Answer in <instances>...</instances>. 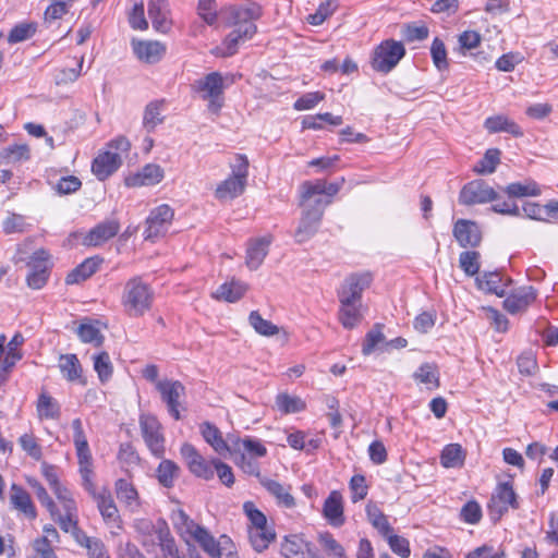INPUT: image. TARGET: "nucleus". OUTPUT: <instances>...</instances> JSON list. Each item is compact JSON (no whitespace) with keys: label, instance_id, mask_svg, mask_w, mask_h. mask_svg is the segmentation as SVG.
Instances as JSON below:
<instances>
[{"label":"nucleus","instance_id":"nucleus-1","mask_svg":"<svg viewBox=\"0 0 558 558\" xmlns=\"http://www.w3.org/2000/svg\"><path fill=\"white\" fill-rule=\"evenodd\" d=\"M154 300L153 288L135 276L124 283L120 302L128 316L142 317L151 310Z\"/></svg>","mask_w":558,"mask_h":558},{"label":"nucleus","instance_id":"nucleus-2","mask_svg":"<svg viewBox=\"0 0 558 558\" xmlns=\"http://www.w3.org/2000/svg\"><path fill=\"white\" fill-rule=\"evenodd\" d=\"M243 510L250 521L247 525L248 541L257 553L266 550L276 541L275 529L268 524L266 515L252 501L243 505Z\"/></svg>","mask_w":558,"mask_h":558},{"label":"nucleus","instance_id":"nucleus-3","mask_svg":"<svg viewBox=\"0 0 558 558\" xmlns=\"http://www.w3.org/2000/svg\"><path fill=\"white\" fill-rule=\"evenodd\" d=\"M405 54V48L401 41L386 39L376 46L371 58L372 69L387 74L392 71Z\"/></svg>","mask_w":558,"mask_h":558},{"label":"nucleus","instance_id":"nucleus-4","mask_svg":"<svg viewBox=\"0 0 558 558\" xmlns=\"http://www.w3.org/2000/svg\"><path fill=\"white\" fill-rule=\"evenodd\" d=\"M194 89L202 93V98L208 100V110L218 113L223 105V77L219 72H211L195 81Z\"/></svg>","mask_w":558,"mask_h":558},{"label":"nucleus","instance_id":"nucleus-5","mask_svg":"<svg viewBox=\"0 0 558 558\" xmlns=\"http://www.w3.org/2000/svg\"><path fill=\"white\" fill-rule=\"evenodd\" d=\"M72 429L80 474L82 481H85L90 486V477L94 475L93 457L81 418H74L72 421Z\"/></svg>","mask_w":558,"mask_h":558},{"label":"nucleus","instance_id":"nucleus-6","mask_svg":"<svg viewBox=\"0 0 558 558\" xmlns=\"http://www.w3.org/2000/svg\"><path fill=\"white\" fill-rule=\"evenodd\" d=\"M82 484L96 501L97 508L106 524L112 527H121L119 510L114 504L110 490L102 488L100 492H97L93 482V477H90V486L85 481H82Z\"/></svg>","mask_w":558,"mask_h":558},{"label":"nucleus","instance_id":"nucleus-7","mask_svg":"<svg viewBox=\"0 0 558 558\" xmlns=\"http://www.w3.org/2000/svg\"><path fill=\"white\" fill-rule=\"evenodd\" d=\"M49 259V253L39 248L26 260V266L31 269L26 276V283L31 289L38 290L47 283L51 267Z\"/></svg>","mask_w":558,"mask_h":558},{"label":"nucleus","instance_id":"nucleus-8","mask_svg":"<svg viewBox=\"0 0 558 558\" xmlns=\"http://www.w3.org/2000/svg\"><path fill=\"white\" fill-rule=\"evenodd\" d=\"M518 509L519 501L510 482L500 483L495 488L488 504L489 515L498 521L509 509Z\"/></svg>","mask_w":558,"mask_h":558},{"label":"nucleus","instance_id":"nucleus-9","mask_svg":"<svg viewBox=\"0 0 558 558\" xmlns=\"http://www.w3.org/2000/svg\"><path fill=\"white\" fill-rule=\"evenodd\" d=\"M142 436L149 451L156 458H162L166 451L162 427L157 417L150 414H143L140 417Z\"/></svg>","mask_w":558,"mask_h":558},{"label":"nucleus","instance_id":"nucleus-10","mask_svg":"<svg viewBox=\"0 0 558 558\" xmlns=\"http://www.w3.org/2000/svg\"><path fill=\"white\" fill-rule=\"evenodd\" d=\"M156 389L166 403L169 414L175 420L181 418V400L185 397V387L179 380L163 379L157 381Z\"/></svg>","mask_w":558,"mask_h":558},{"label":"nucleus","instance_id":"nucleus-11","mask_svg":"<svg viewBox=\"0 0 558 558\" xmlns=\"http://www.w3.org/2000/svg\"><path fill=\"white\" fill-rule=\"evenodd\" d=\"M497 198V192L481 179L466 183L459 194L460 204L465 206L485 204L496 201Z\"/></svg>","mask_w":558,"mask_h":558},{"label":"nucleus","instance_id":"nucleus-12","mask_svg":"<svg viewBox=\"0 0 558 558\" xmlns=\"http://www.w3.org/2000/svg\"><path fill=\"white\" fill-rule=\"evenodd\" d=\"M180 453L193 475L205 481L214 478L213 460H206L193 445L184 442L180 448Z\"/></svg>","mask_w":558,"mask_h":558},{"label":"nucleus","instance_id":"nucleus-13","mask_svg":"<svg viewBox=\"0 0 558 558\" xmlns=\"http://www.w3.org/2000/svg\"><path fill=\"white\" fill-rule=\"evenodd\" d=\"M173 216V209L167 204L154 208L146 219L145 239L154 241L165 235L171 226Z\"/></svg>","mask_w":558,"mask_h":558},{"label":"nucleus","instance_id":"nucleus-14","mask_svg":"<svg viewBox=\"0 0 558 558\" xmlns=\"http://www.w3.org/2000/svg\"><path fill=\"white\" fill-rule=\"evenodd\" d=\"M373 275L369 271L353 272L349 275L338 290V299H350L353 302L362 300L363 292L371 286Z\"/></svg>","mask_w":558,"mask_h":558},{"label":"nucleus","instance_id":"nucleus-15","mask_svg":"<svg viewBox=\"0 0 558 558\" xmlns=\"http://www.w3.org/2000/svg\"><path fill=\"white\" fill-rule=\"evenodd\" d=\"M323 210L322 199L318 198L315 201L314 206L303 213L300 225L294 233L298 243L306 242L317 232L323 217Z\"/></svg>","mask_w":558,"mask_h":558},{"label":"nucleus","instance_id":"nucleus-16","mask_svg":"<svg viewBox=\"0 0 558 558\" xmlns=\"http://www.w3.org/2000/svg\"><path fill=\"white\" fill-rule=\"evenodd\" d=\"M222 13L226 14L228 26L243 29L245 24H255L254 22L262 16V8L256 3L245 7L230 5Z\"/></svg>","mask_w":558,"mask_h":558},{"label":"nucleus","instance_id":"nucleus-17","mask_svg":"<svg viewBox=\"0 0 558 558\" xmlns=\"http://www.w3.org/2000/svg\"><path fill=\"white\" fill-rule=\"evenodd\" d=\"M120 231V222L117 219H108L99 222L86 234H84L82 244L85 246H100Z\"/></svg>","mask_w":558,"mask_h":558},{"label":"nucleus","instance_id":"nucleus-18","mask_svg":"<svg viewBox=\"0 0 558 558\" xmlns=\"http://www.w3.org/2000/svg\"><path fill=\"white\" fill-rule=\"evenodd\" d=\"M453 236L461 247H477L482 242V232L475 221L459 219L452 230Z\"/></svg>","mask_w":558,"mask_h":558},{"label":"nucleus","instance_id":"nucleus-19","mask_svg":"<svg viewBox=\"0 0 558 558\" xmlns=\"http://www.w3.org/2000/svg\"><path fill=\"white\" fill-rule=\"evenodd\" d=\"M257 32V27L255 24H245L244 28H233L231 33H229L225 40L222 41V46L217 48V54L221 57H231L236 53L239 46L246 40L251 39Z\"/></svg>","mask_w":558,"mask_h":558},{"label":"nucleus","instance_id":"nucleus-20","mask_svg":"<svg viewBox=\"0 0 558 558\" xmlns=\"http://www.w3.org/2000/svg\"><path fill=\"white\" fill-rule=\"evenodd\" d=\"M536 300V290L531 286L521 287L504 301V308L510 314L524 312Z\"/></svg>","mask_w":558,"mask_h":558},{"label":"nucleus","instance_id":"nucleus-21","mask_svg":"<svg viewBox=\"0 0 558 558\" xmlns=\"http://www.w3.org/2000/svg\"><path fill=\"white\" fill-rule=\"evenodd\" d=\"M147 11L156 32L167 34L171 29L172 21L167 0H149Z\"/></svg>","mask_w":558,"mask_h":558},{"label":"nucleus","instance_id":"nucleus-22","mask_svg":"<svg viewBox=\"0 0 558 558\" xmlns=\"http://www.w3.org/2000/svg\"><path fill=\"white\" fill-rule=\"evenodd\" d=\"M163 179V170L159 165L148 163L138 172L125 178V185L129 187L149 186L159 183Z\"/></svg>","mask_w":558,"mask_h":558},{"label":"nucleus","instance_id":"nucleus-23","mask_svg":"<svg viewBox=\"0 0 558 558\" xmlns=\"http://www.w3.org/2000/svg\"><path fill=\"white\" fill-rule=\"evenodd\" d=\"M122 165L119 153L105 151L99 154L92 163V171L98 180L104 181L113 174Z\"/></svg>","mask_w":558,"mask_h":558},{"label":"nucleus","instance_id":"nucleus-24","mask_svg":"<svg viewBox=\"0 0 558 558\" xmlns=\"http://www.w3.org/2000/svg\"><path fill=\"white\" fill-rule=\"evenodd\" d=\"M132 46L136 57L149 64L159 62L166 53V46L157 40L133 41Z\"/></svg>","mask_w":558,"mask_h":558},{"label":"nucleus","instance_id":"nucleus-25","mask_svg":"<svg viewBox=\"0 0 558 558\" xmlns=\"http://www.w3.org/2000/svg\"><path fill=\"white\" fill-rule=\"evenodd\" d=\"M510 282V278L504 277L498 271L484 272L476 277V284L480 290L500 298L506 294V289Z\"/></svg>","mask_w":558,"mask_h":558},{"label":"nucleus","instance_id":"nucleus-26","mask_svg":"<svg viewBox=\"0 0 558 558\" xmlns=\"http://www.w3.org/2000/svg\"><path fill=\"white\" fill-rule=\"evenodd\" d=\"M241 452L248 458H263L267 454V448L260 440L250 436L231 438V454H241Z\"/></svg>","mask_w":558,"mask_h":558},{"label":"nucleus","instance_id":"nucleus-27","mask_svg":"<svg viewBox=\"0 0 558 558\" xmlns=\"http://www.w3.org/2000/svg\"><path fill=\"white\" fill-rule=\"evenodd\" d=\"M201 430L205 441L209 444L217 453L225 456L229 452L231 454V438H235V436H228L227 439H223L221 432L214 424L208 422L202 424Z\"/></svg>","mask_w":558,"mask_h":558},{"label":"nucleus","instance_id":"nucleus-28","mask_svg":"<svg viewBox=\"0 0 558 558\" xmlns=\"http://www.w3.org/2000/svg\"><path fill=\"white\" fill-rule=\"evenodd\" d=\"M260 485L276 499L278 506L289 509L295 506V499L290 493L291 487L289 485H283L268 477H262Z\"/></svg>","mask_w":558,"mask_h":558},{"label":"nucleus","instance_id":"nucleus-29","mask_svg":"<svg viewBox=\"0 0 558 558\" xmlns=\"http://www.w3.org/2000/svg\"><path fill=\"white\" fill-rule=\"evenodd\" d=\"M10 501L13 508L23 512L28 519L34 520L36 518L37 512L31 496L22 486L11 485Z\"/></svg>","mask_w":558,"mask_h":558},{"label":"nucleus","instance_id":"nucleus-30","mask_svg":"<svg viewBox=\"0 0 558 558\" xmlns=\"http://www.w3.org/2000/svg\"><path fill=\"white\" fill-rule=\"evenodd\" d=\"M339 320L345 329H353L362 320L360 302L350 301V299H339Z\"/></svg>","mask_w":558,"mask_h":558},{"label":"nucleus","instance_id":"nucleus-31","mask_svg":"<svg viewBox=\"0 0 558 558\" xmlns=\"http://www.w3.org/2000/svg\"><path fill=\"white\" fill-rule=\"evenodd\" d=\"M323 512L325 518L333 526H341L344 523L342 496L337 490L329 494L324 502Z\"/></svg>","mask_w":558,"mask_h":558},{"label":"nucleus","instance_id":"nucleus-32","mask_svg":"<svg viewBox=\"0 0 558 558\" xmlns=\"http://www.w3.org/2000/svg\"><path fill=\"white\" fill-rule=\"evenodd\" d=\"M157 541L163 558H183L168 524L163 520L158 521Z\"/></svg>","mask_w":558,"mask_h":558},{"label":"nucleus","instance_id":"nucleus-33","mask_svg":"<svg viewBox=\"0 0 558 558\" xmlns=\"http://www.w3.org/2000/svg\"><path fill=\"white\" fill-rule=\"evenodd\" d=\"M247 289L248 287L246 283L232 279L219 286L218 289L213 293V298L216 300L234 303L244 296Z\"/></svg>","mask_w":558,"mask_h":558},{"label":"nucleus","instance_id":"nucleus-34","mask_svg":"<svg viewBox=\"0 0 558 558\" xmlns=\"http://www.w3.org/2000/svg\"><path fill=\"white\" fill-rule=\"evenodd\" d=\"M484 126L489 133L506 132L514 137L523 136V131L519 124L502 114L488 117L484 122Z\"/></svg>","mask_w":558,"mask_h":558},{"label":"nucleus","instance_id":"nucleus-35","mask_svg":"<svg viewBox=\"0 0 558 558\" xmlns=\"http://www.w3.org/2000/svg\"><path fill=\"white\" fill-rule=\"evenodd\" d=\"M269 244L270 240L266 238L256 239L250 242L246 251V266L250 269L256 270L263 264L268 253Z\"/></svg>","mask_w":558,"mask_h":558},{"label":"nucleus","instance_id":"nucleus-36","mask_svg":"<svg viewBox=\"0 0 558 558\" xmlns=\"http://www.w3.org/2000/svg\"><path fill=\"white\" fill-rule=\"evenodd\" d=\"M245 186L246 183L243 180L231 175L218 184L215 191V197L220 202L233 199L244 192Z\"/></svg>","mask_w":558,"mask_h":558},{"label":"nucleus","instance_id":"nucleus-37","mask_svg":"<svg viewBox=\"0 0 558 558\" xmlns=\"http://www.w3.org/2000/svg\"><path fill=\"white\" fill-rule=\"evenodd\" d=\"M181 473L180 466L172 460L163 459L156 469V477L158 483L166 487L172 488Z\"/></svg>","mask_w":558,"mask_h":558},{"label":"nucleus","instance_id":"nucleus-38","mask_svg":"<svg viewBox=\"0 0 558 558\" xmlns=\"http://www.w3.org/2000/svg\"><path fill=\"white\" fill-rule=\"evenodd\" d=\"M99 265L100 259L94 257L86 258L70 274H68L65 278L66 284H75L86 280L97 271Z\"/></svg>","mask_w":558,"mask_h":558},{"label":"nucleus","instance_id":"nucleus-39","mask_svg":"<svg viewBox=\"0 0 558 558\" xmlns=\"http://www.w3.org/2000/svg\"><path fill=\"white\" fill-rule=\"evenodd\" d=\"M36 410L40 420H58L61 415L59 402L47 392L39 395Z\"/></svg>","mask_w":558,"mask_h":558},{"label":"nucleus","instance_id":"nucleus-40","mask_svg":"<svg viewBox=\"0 0 558 558\" xmlns=\"http://www.w3.org/2000/svg\"><path fill=\"white\" fill-rule=\"evenodd\" d=\"M191 537L199 544L202 549L211 558H220V544L215 537L202 525L195 530Z\"/></svg>","mask_w":558,"mask_h":558},{"label":"nucleus","instance_id":"nucleus-41","mask_svg":"<svg viewBox=\"0 0 558 558\" xmlns=\"http://www.w3.org/2000/svg\"><path fill=\"white\" fill-rule=\"evenodd\" d=\"M163 100L150 101L144 110L143 126L147 132H153L157 125L163 122Z\"/></svg>","mask_w":558,"mask_h":558},{"label":"nucleus","instance_id":"nucleus-42","mask_svg":"<svg viewBox=\"0 0 558 558\" xmlns=\"http://www.w3.org/2000/svg\"><path fill=\"white\" fill-rule=\"evenodd\" d=\"M116 494L117 498L132 510L138 508L140 502L137 490L129 481L119 478L116 482Z\"/></svg>","mask_w":558,"mask_h":558},{"label":"nucleus","instance_id":"nucleus-43","mask_svg":"<svg viewBox=\"0 0 558 558\" xmlns=\"http://www.w3.org/2000/svg\"><path fill=\"white\" fill-rule=\"evenodd\" d=\"M59 368L62 375L69 380L74 381L82 377V366L76 354H62L59 359Z\"/></svg>","mask_w":558,"mask_h":558},{"label":"nucleus","instance_id":"nucleus-44","mask_svg":"<svg viewBox=\"0 0 558 558\" xmlns=\"http://www.w3.org/2000/svg\"><path fill=\"white\" fill-rule=\"evenodd\" d=\"M171 521L175 531L185 538L186 535L191 536L199 524L195 523L183 509L173 510L171 513Z\"/></svg>","mask_w":558,"mask_h":558},{"label":"nucleus","instance_id":"nucleus-45","mask_svg":"<svg viewBox=\"0 0 558 558\" xmlns=\"http://www.w3.org/2000/svg\"><path fill=\"white\" fill-rule=\"evenodd\" d=\"M465 453L459 444L447 445L440 454V462L445 468H459L464 463Z\"/></svg>","mask_w":558,"mask_h":558},{"label":"nucleus","instance_id":"nucleus-46","mask_svg":"<svg viewBox=\"0 0 558 558\" xmlns=\"http://www.w3.org/2000/svg\"><path fill=\"white\" fill-rule=\"evenodd\" d=\"M24 343V337L22 333L17 332L15 333L7 347V354L3 360V372L10 373L11 369L14 367L15 363L22 359V353L19 350V347H21Z\"/></svg>","mask_w":558,"mask_h":558},{"label":"nucleus","instance_id":"nucleus-47","mask_svg":"<svg viewBox=\"0 0 558 558\" xmlns=\"http://www.w3.org/2000/svg\"><path fill=\"white\" fill-rule=\"evenodd\" d=\"M250 325L260 336L271 337L279 333L280 328L270 320L264 319L258 311H252L248 316Z\"/></svg>","mask_w":558,"mask_h":558},{"label":"nucleus","instance_id":"nucleus-48","mask_svg":"<svg viewBox=\"0 0 558 558\" xmlns=\"http://www.w3.org/2000/svg\"><path fill=\"white\" fill-rule=\"evenodd\" d=\"M505 192L509 197L538 196L541 194V189L536 182L526 181L524 183H510L505 187Z\"/></svg>","mask_w":558,"mask_h":558},{"label":"nucleus","instance_id":"nucleus-49","mask_svg":"<svg viewBox=\"0 0 558 558\" xmlns=\"http://www.w3.org/2000/svg\"><path fill=\"white\" fill-rule=\"evenodd\" d=\"M500 150L490 148L486 150L484 157L474 166V171L478 174H490L495 172L500 162Z\"/></svg>","mask_w":558,"mask_h":558},{"label":"nucleus","instance_id":"nucleus-50","mask_svg":"<svg viewBox=\"0 0 558 558\" xmlns=\"http://www.w3.org/2000/svg\"><path fill=\"white\" fill-rule=\"evenodd\" d=\"M76 332L82 342L93 343L96 347H100L104 343L105 337L99 328L90 322L82 323Z\"/></svg>","mask_w":558,"mask_h":558},{"label":"nucleus","instance_id":"nucleus-51","mask_svg":"<svg viewBox=\"0 0 558 558\" xmlns=\"http://www.w3.org/2000/svg\"><path fill=\"white\" fill-rule=\"evenodd\" d=\"M0 159L4 163H14L29 159V149L25 144H15L0 151Z\"/></svg>","mask_w":558,"mask_h":558},{"label":"nucleus","instance_id":"nucleus-52","mask_svg":"<svg viewBox=\"0 0 558 558\" xmlns=\"http://www.w3.org/2000/svg\"><path fill=\"white\" fill-rule=\"evenodd\" d=\"M481 254L476 251H464L460 253L459 266L469 277H473L480 271Z\"/></svg>","mask_w":558,"mask_h":558},{"label":"nucleus","instance_id":"nucleus-53","mask_svg":"<svg viewBox=\"0 0 558 558\" xmlns=\"http://www.w3.org/2000/svg\"><path fill=\"white\" fill-rule=\"evenodd\" d=\"M37 31V24L35 22H24L16 24L8 35V41L10 44H17L32 38Z\"/></svg>","mask_w":558,"mask_h":558},{"label":"nucleus","instance_id":"nucleus-54","mask_svg":"<svg viewBox=\"0 0 558 558\" xmlns=\"http://www.w3.org/2000/svg\"><path fill=\"white\" fill-rule=\"evenodd\" d=\"M276 404L286 414L298 413L305 409V402L301 398L288 393H279L276 397Z\"/></svg>","mask_w":558,"mask_h":558},{"label":"nucleus","instance_id":"nucleus-55","mask_svg":"<svg viewBox=\"0 0 558 558\" xmlns=\"http://www.w3.org/2000/svg\"><path fill=\"white\" fill-rule=\"evenodd\" d=\"M64 515H61L59 512L56 514L53 520H56L61 530L65 533H72L77 525V508L76 504H71L68 501V506L64 509Z\"/></svg>","mask_w":558,"mask_h":558},{"label":"nucleus","instance_id":"nucleus-56","mask_svg":"<svg viewBox=\"0 0 558 558\" xmlns=\"http://www.w3.org/2000/svg\"><path fill=\"white\" fill-rule=\"evenodd\" d=\"M413 376L417 381L425 384L428 388H437L439 386L437 367L433 364H422Z\"/></svg>","mask_w":558,"mask_h":558},{"label":"nucleus","instance_id":"nucleus-57","mask_svg":"<svg viewBox=\"0 0 558 558\" xmlns=\"http://www.w3.org/2000/svg\"><path fill=\"white\" fill-rule=\"evenodd\" d=\"M366 512L373 526L377 529L383 536L393 532L387 520V517L376 506L368 505L366 507Z\"/></svg>","mask_w":558,"mask_h":558},{"label":"nucleus","instance_id":"nucleus-58","mask_svg":"<svg viewBox=\"0 0 558 558\" xmlns=\"http://www.w3.org/2000/svg\"><path fill=\"white\" fill-rule=\"evenodd\" d=\"M94 369L97 372L99 380L106 383L109 380L113 373V366L110 356L107 352H100L94 355Z\"/></svg>","mask_w":558,"mask_h":558},{"label":"nucleus","instance_id":"nucleus-59","mask_svg":"<svg viewBox=\"0 0 558 558\" xmlns=\"http://www.w3.org/2000/svg\"><path fill=\"white\" fill-rule=\"evenodd\" d=\"M430 56L437 70L445 71L448 69L447 50L444 41L438 37L434 38L432 43Z\"/></svg>","mask_w":558,"mask_h":558},{"label":"nucleus","instance_id":"nucleus-60","mask_svg":"<svg viewBox=\"0 0 558 558\" xmlns=\"http://www.w3.org/2000/svg\"><path fill=\"white\" fill-rule=\"evenodd\" d=\"M385 336L381 331L380 325H376L372 330H369L363 342L362 353L364 355H369L379 344L384 343Z\"/></svg>","mask_w":558,"mask_h":558},{"label":"nucleus","instance_id":"nucleus-61","mask_svg":"<svg viewBox=\"0 0 558 558\" xmlns=\"http://www.w3.org/2000/svg\"><path fill=\"white\" fill-rule=\"evenodd\" d=\"M391 550L399 555L402 558L410 557L411 549H410V543L407 538L393 534V532H390L388 535L384 536Z\"/></svg>","mask_w":558,"mask_h":558},{"label":"nucleus","instance_id":"nucleus-62","mask_svg":"<svg viewBox=\"0 0 558 558\" xmlns=\"http://www.w3.org/2000/svg\"><path fill=\"white\" fill-rule=\"evenodd\" d=\"M233 456L235 463L244 473L262 478L259 464L254 458H248L244 452Z\"/></svg>","mask_w":558,"mask_h":558},{"label":"nucleus","instance_id":"nucleus-63","mask_svg":"<svg viewBox=\"0 0 558 558\" xmlns=\"http://www.w3.org/2000/svg\"><path fill=\"white\" fill-rule=\"evenodd\" d=\"M82 182L77 177H62L56 184L54 190L60 195H68L78 191Z\"/></svg>","mask_w":558,"mask_h":558},{"label":"nucleus","instance_id":"nucleus-64","mask_svg":"<svg viewBox=\"0 0 558 558\" xmlns=\"http://www.w3.org/2000/svg\"><path fill=\"white\" fill-rule=\"evenodd\" d=\"M464 558H507L501 549H495L490 545H482L471 550Z\"/></svg>","mask_w":558,"mask_h":558}]
</instances>
